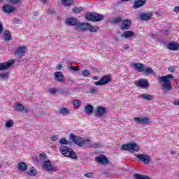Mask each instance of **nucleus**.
I'll list each match as a JSON object with an SVG mask.
<instances>
[{
	"label": "nucleus",
	"mask_w": 179,
	"mask_h": 179,
	"mask_svg": "<svg viewBox=\"0 0 179 179\" xmlns=\"http://www.w3.org/2000/svg\"><path fill=\"white\" fill-rule=\"evenodd\" d=\"M173 79H174L173 74H168L165 76L158 78L159 83H162V86L164 93H169L173 89V86L171 85V80Z\"/></svg>",
	"instance_id": "obj_1"
},
{
	"label": "nucleus",
	"mask_w": 179,
	"mask_h": 179,
	"mask_svg": "<svg viewBox=\"0 0 179 179\" xmlns=\"http://www.w3.org/2000/svg\"><path fill=\"white\" fill-rule=\"evenodd\" d=\"M59 150L60 153H62V155L66 157H71V159L78 158V156L76 155V153L73 152V150L69 148V147H67L66 145H61Z\"/></svg>",
	"instance_id": "obj_2"
},
{
	"label": "nucleus",
	"mask_w": 179,
	"mask_h": 179,
	"mask_svg": "<svg viewBox=\"0 0 179 179\" xmlns=\"http://www.w3.org/2000/svg\"><path fill=\"white\" fill-rule=\"evenodd\" d=\"M70 139L79 148H82L83 146H85L86 143L90 142V139H83L78 136L73 135V134H70Z\"/></svg>",
	"instance_id": "obj_3"
},
{
	"label": "nucleus",
	"mask_w": 179,
	"mask_h": 179,
	"mask_svg": "<svg viewBox=\"0 0 179 179\" xmlns=\"http://www.w3.org/2000/svg\"><path fill=\"white\" fill-rule=\"evenodd\" d=\"M85 18L87 20H92V22H100L104 19V16L101 14L87 13Z\"/></svg>",
	"instance_id": "obj_4"
},
{
	"label": "nucleus",
	"mask_w": 179,
	"mask_h": 179,
	"mask_svg": "<svg viewBox=\"0 0 179 179\" xmlns=\"http://www.w3.org/2000/svg\"><path fill=\"white\" fill-rule=\"evenodd\" d=\"M122 150H129L131 152H138L139 151V145H138L136 143H131L128 144H124L121 146Z\"/></svg>",
	"instance_id": "obj_5"
},
{
	"label": "nucleus",
	"mask_w": 179,
	"mask_h": 179,
	"mask_svg": "<svg viewBox=\"0 0 179 179\" xmlns=\"http://www.w3.org/2000/svg\"><path fill=\"white\" fill-rule=\"evenodd\" d=\"M134 85L137 87H141V89H148V87H149V81L142 78L135 81Z\"/></svg>",
	"instance_id": "obj_6"
},
{
	"label": "nucleus",
	"mask_w": 179,
	"mask_h": 179,
	"mask_svg": "<svg viewBox=\"0 0 179 179\" xmlns=\"http://www.w3.org/2000/svg\"><path fill=\"white\" fill-rule=\"evenodd\" d=\"M138 162H142L144 164H149L150 163V157L146 154L135 155Z\"/></svg>",
	"instance_id": "obj_7"
},
{
	"label": "nucleus",
	"mask_w": 179,
	"mask_h": 179,
	"mask_svg": "<svg viewBox=\"0 0 179 179\" xmlns=\"http://www.w3.org/2000/svg\"><path fill=\"white\" fill-rule=\"evenodd\" d=\"M134 120L136 124H138L139 125H148L150 124V119L149 117H134Z\"/></svg>",
	"instance_id": "obj_8"
},
{
	"label": "nucleus",
	"mask_w": 179,
	"mask_h": 179,
	"mask_svg": "<svg viewBox=\"0 0 179 179\" xmlns=\"http://www.w3.org/2000/svg\"><path fill=\"white\" fill-rule=\"evenodd\" d=\"M110 82H111V76H105L102 77L99 81H96L94 85H96V86H104V85H107V83H110Z\"/></svg>",
	"instance_id": "obj_9"
},
{
	"label": "nucleus",
	"mask_w": 179,
	"mask_h": 179,
	"mask_svg": "<svg viewBox=\"0 0 179 179\" xmlns=\"http://www.w3.org/2000/svg\"><path fill=\"white\" fill-rule=\"evenodd\" d=\"M94 113L96 117H104V115L107 114V108L103 106H97L95 108Z\"/></svg>",
	"instance_id": "obj_10"
},
{
	"label": "nucleus",
	"mask_w": 179,
	"mask_h": 179,
	"mask_svg": "<svg viewBox=\"0 0 179 179\" xmlns=\"http://www.w3.org/2000/svg\"><path fill=\"white\" fill-rule=\"evenodd\" d=\"M92 27V24L87 22H78V25L74 27L75 30H81L82 31H86Z\"/></svg>",
	"instance_id": "obj_11"
},
{
	"label": "nucleus",
	"mask_w": 179,
	"mask_h": 179,
	"mask_svg": "<svg viewBox=\"0 0 179 179\" xmlns=\"http://www.w3.org/2000/svg\"><path fill=\"white\" fill-rule=\"evenodd\" d=\"M26 54V47L25 46H20L14 52V55L17 58L21 59L24 57Z\"/></svg>",
	"instance_id": "obj_12"
},
{
	"label": "nucleus",
	"mask_w": 179,
	"mask_h": 179,
	"mask_svg": "<svg viewBox=\"0 0 179 179\" xmlns=\"http://www.w3.org/2000/svg\"><path fill=\"white\" fill-rule=\"evenodd\" d=\"M15 64V59H10L7 62L0 63V71H5L10 68Z\"/></svg>",
	"instance_id": "obj_13"
},
{
	"label": "nucleus",
	"mask_w": 179,
	"mask_h": 179,
	"mask_svg": "<svg viewBox=\"0 0 179 179\" xmlns=\"http://www.w3.org/2000/svg\"><path fill=\"white\" fill-rule=\"evenodd\" d=\"M43 169L45 171H55V169L52 166L50 160L43 161Z\"/></svg>",
	"instance_id": "obj_14"
},
{
	"label": "nucleus",
	"mask_w": 179,
	"mask_h": 179,
	"mask_svg": "<svg viewBox=\"0 0 179 179\" xmlns=\"http://www.w3.org/2000/svg\"><path fill=\"white\" fill-rule=\"evenodd\" d=\"M55 80L58 83H62V82H65V79H64V76L62 72L57 71L54 73Z\"/></svg>",
	"instance_id": "obj_15"
},
{
	"label": "nucleus",
	"mask_w": 179,
	"mask_h": 179,
	"mask_svg": "<svg viewBox=\"0 0 179 179\" xmlns=\"http://www.w3.org/2000/svg\"><path fill=\"white\" fill-rule=\"evenodd\" d=\"M2 10L5 13H12V12H15V10H16V8L6 3L3 6Z\"/></svg>",
	"instance_id": "obj_16"
},
{
	"label": "nucleus",
	"mask_w": 179,
	"mask_h": 179,
	"mask_svg": "<svg viewBox=\"0 0 179 179\" xmlns=\"http://www.w3.org/2000/svg\"><path fill=\"white\" fill-rule=\"evenodd\" d=\"M65 23L66 24V26H78V24H79V22H78V20H76V18H67L65 20Z\"/></svg>",
	"instance_id": "obj_17"
},
{
	"label": "nucleus",
	"mask_w": 179,
	"mask_h": 179,
	"mask_svg": "<svg viewBox=\"0 0 179 179\" xmlns=\"http://www.w3.org/2000/svg\"><path fill=\"white\" fill-rule=\"evenodd\" d=\"M132 24V21L129 19H127L122 21L121 30H128Z\"/></svg>",
	"instance_id": "obj_18"
},
{
	"label": "nucleus",
	"mask_w": 179,
	"mask_h": 179,
	"mask_svg": "<svg viewBox=\"0 0 179 179\" xmlns=\"http://www.w3.org/2000/svg\"><path fill=\"white\" fill-rule=\"evenodd\" d=\"M167 48L171 51H178L179 45L176 42H171L167 45Z\"/></svg>",
	"instance_id": "obj_19"
},
{
	"label": "nucleus",
	"mask_w": 179,
	"mask_h": 179,
	"mask_svg": "<svg viewBox=\"0 0 179 179\" xmlns=\"http://www.w3.org/2000/svg\"><path fill=\"white\" fill-rule=\"evenodd\" d=\"M97 163H100V164H108V159L106 156L96 157L95 159Z\"/></svg>",
	"instance_id": "obj_20"
},
{
	"label": "nucleus",
	"mask_w": 179,
	"mask_h": 179,
	"mask_svg": "<svg viewBox=\"0 0 179 179\" xmlns=\"http://www.w3.org/2000/svg\"><path fill=\"white\" fill-rule=\"evenodd\" d=\"M14 107L17 111H20V112L24 111V113H28L27 109L24 108V106H23V105L20 104V103H15V104L14 105Z\"/></svg>",
	"instance_id": "obj_21"
},
{
	"label": "nucleus",
	"mask_w": 179,
	"mask_h": 179,
	"mask_svg": "<svg viewBox=\"0 0 179 179\" xmlns=\"http://www.w3.org/2000/svg\"><path fill=\"white\" fill-rule=\"evenodd\" d=\"M146 3V0H137L133 5V8L134 9H138V8H141V6H143Z\"/></svg>",
	"instance_id": "obj_22"
},
{
	"label": "nucleus",
	"mask_w": 179,
	"mask_h": 179,
	"mask_svg": "<svg viewBox=\"0 0 179 179\" xmlns=\"http://www.w3.org/2000/svg\"><path fill=\"white\" fill-rule=\"evenodd\" d=\"M17 169L20 171H26L27 170V164L23 162H20L17 164Z\"/></svg>",
	"instance_id": "obj_23"
},
{
	"label": "nucleus",
	"mask_w": 179,
	"mask_h": 179,
	"mask_svg": "<svg viewBox=\"0 0 179 179\" xmlns=\"http://www.w3.org/2000/svg\"><path fill=\"white\" fill-rule=\"evenodd\" d=\"M133 66L138 72H143V70L145 69V65L141 63H136L133 65Z\"/></svg>",
	"instance_id": "obj_24"
},
{
	"label": "nucleus",
	"mask_w": 179,
	"mask_h": 179,
	"mask_svg": "<svg viewBox=\"0 0 179 179\" xmlns=\"http://www.w3.org/2000/svg\"><path fill=\"white\" fill-rule=\"evenodd\" d=\"M141 99H143V100H155V96L150 95L149 94H142L141 95Z\"/></svg>",
	"instance_id": "obj_25"
},
{
	"label": "nucleus",
	"mask_w": 179,
	"mask_h": 179,
	"mask_svg": "<svg viewBox=\"0 0 179 179\" xmlns=\"http://www.w3.org/2000/svg\"><path fill=\"white\" fill-rule=\"evenodd\" d=\"M27 174L31 177H36V176H37V169L34 167H31L27 171Z\"/></svg>",
	"instance_id": "obj_26"
},
{
	"label": "nucleus",
	"mask_w": 179,
	"mask_h": 179,
	"mask_svg": "<svg viewBox=\"0 0 179 179\" xmlns=\"http://www.w3.org/2000/svg\"><path fill=\"white\" fill-rule=\"evenodd\" d=\"M134 36H135V33L132 31H126L122 34V37H124V38H129V37H134Z\"/></svg>",
	"instance_id": "obj_27"
},
{
	"label": "nucleus",
	"mask_w": 179,
	"mask_h": 179,
	"mask_svg": "<svg viewBox=\"0 0 179 179\" xmlns=\"http://www.w3.org/2000/svg\"><path fill=\"white\" fill-rule=\"evenodd\" d=\"M152 17V13H143L140 15V19L141 20H149Z\"/></svg>",
	"instance_id": "obj_28"
},
{
	"label": "nucleus",
	"mask_w": 179,
	"mask_h": 179,
	"mask_svg": "<svg viewBox=\"0 0 179 179\" xmlns=\"http://www.w3.org/2000/svg\"><path fill=\"white\" fill-rule=\"evenodd\" d=\"M85 112L86 114H88V115H91V114H93V106L88 104L85 107Z\"/></svg>",
	"instance_id": "obj_29"
},
{
	"label": "nucleus",
	"mask_w": 179,
	"mask_h": 179,
	"mask_svg": "<svg viewBox=\"0 0 179 179\" xmlns=\"http://www.w3.org/2000/svg\"><path fill=\"white\" fill-rule=\"evenodd\" d=\"M69 109L66 108L62 107L59 108V114H62V115H66L67 114H69Z\"/></svg>",
	"instance_id": "obj_30"
},
{
	"label": "nucleus",
	"mask_w": 179,
	"mask_h": 179,
	"mask_svg": "<svg viewBox=\"0 0 179 179\" xmlns=\"http://www.w3.org/2000/svg\"><path fill=\"white\" fill-rule=\"evenodd\" d=\"M143 72L145 73V75H153L155 73V71L152 70L150 67H144Z\"/></svg>",
	"instance_id": "obj_31"
},
{
	"label": "nucleus",
	"mask_w": 179,
	"mask_h": 179,
	"mask_svg": "<svg viewBox=\"0 0 179 179\" xmlns=\"http://www.w3.org/2000/svg\"><path fill=\"white\" fill-rule=\"evenodd\" d=\"M5 37L4 40L5 41H10V38H12V34L9 31V30H6L4 31Z\"/></svg>",
	"instance_id": "obj_32"
},
{
	"label": "nucleus",
	"mask_w": 179,
	"mask_h": 179,
	"mask_svg": "<svg viewBox=\"0 0 179 179\" xmlns=\"http://www.w3.org/2000/svg\"><path fill=\"white\" fill-rule=\"evenodd\" d=\"M135 179H150L148 176L141 175L139 173H135L134 176Z\"/></svg>",
	"instance_id": "obj_33"
},
{
	"label": "nucleus",
	"mask_w": 179,
	"mask_h": 179,
	"mask_svg": "<svg viewBox=\"0 0 179 179\" xmlns=\"http://www.w3.org/2000/svg\"><path fill=\"white\" fill-rule=\"evenodd\" d=\"M62 3L65 6H71L73 3V0H62Z\"/></svg>",
	"instance_id": "obj_34"
},
{
	"label": "nucleus",
	"mask_w": 179,
	"mask_h": 179,
	"mask_svg": "<svg viewBox=\"0 0 179 179\" xmlns=\"http://www.w3.org/2000/svg\"><path fill=\"white\" fill-rule=\"evenodd\" d=\"M59 143L61 145H71V141H69L65 138H62L59 140Z\"/></svg>",
	"instance_id": "obj_35"
},
{
	"label": "nucleus",
	"mask_w": 179,
	"mask_h": 179,
	"mask_svg": "<svg viewBox=\"0 0 179 179\" xmlns=\"http://www.w3.org/2000/svg\"><path fill=\"white\" fill-rule=\"evenodd\" d=\"M73 13H80L83 11V7H74L72 8Z\"/></svg>",
	"instance_id": "obj_36"
},
{
	"label": "nucleus",
	"mask_w": 179,
	"mask_h": 179,
	"mask_svg": "<svg viewBox=\"0 0 179 179\" xmlns=\"http://www.w3.org/2000/svg\"><path fill=\"white\" fill-rule=\"evenodd\" d=\"M8 78H9V73H0L1 80H5V79H8Z\"/></svg>",
	"instance_id": "obj_37"
},
{
	"label": "nucleus",
	"mask_w": 179,
	"mask_h": 179,
	"mask_svg": "<svg viewBox=\"0 0 179 179\" xmlns=\"http://www.w3.org/2000/svg\"><path fill=\"white\" fill-rule=\"evenodd\" d=\"M13 120H8L6 121V124H5V127L6 128H12V127H13Z\"/></svg>",
	"instance_id": "obj_38"
},
{
	"label": "nucleus",
	"mask_w": 179,
	"mask_h": 179,
	"mask_svg": "<svg viewBox=\"0 0 179 179\" xmlns=\"http://www.w3.org/2000/svg\"><path fill=\"white\" fill-rule=\"evenodd\" d=\"M73 104L76 108H79L80 106V101L79 99H75L73 101Z\"/></svg>",
	"instance_id": "obj_39"
},
{
	"label": "nucleus",
	"mask_w": 179,
	"mask_h": 179,
	"mask_svg": "<svg viewBox=\"0 0 179 179\" xmlns=\"http://www.w3.org/2000/svg\"><path fill=\"white\" fill-rule=\"evenodd\" d=\"M103 145L101 143H94L90 145V148H93L94 149H99V148H101Z\"/></svg>",
	"instance_id": "obj_40"
},
{
	"label": "nucleus",
	"mask_w": 179,
	"mask_h": 179,
	"mask_svg": "<svg viewBox=\"0 0 179 179\" xmlns=\"http://www.w3.org/2000/svg\"><path fill=\"white\" fill-rule=\"evenodd\" d=\"M83 76H85L86 78H89L90 76V71L89 70H83L82 71Z\"/></svg>",
	"instance_id": "obj_41"
},
{
	"label": "nucleus",
	"mask_w": 179,
	"mask_h": 179,
	"mask_svg": "<svg viewBox=\"0 0 179 179\" xmlns=\"http://www.w3.org/2000/svg\"><path fill=\"white\" fill-rule=\"evenodd\" d=\"M122 21H123L122 18L116 17L113 20V23H114V24H117V23H121V22H122Z\"/></svg>",
	"instance_id": "obj_42"
},
{
	"label": "nucleus",
	"mask_w": 179,
	"mask_h": 179,
	"mask_svg": "<svg viewBox=\"0 0 179 179\" xmlns=\"http://www.w3.org/2000/svg\"><path fill=\"white\" fill-rule=\"evenodd\" d=\"M48 92L50 94H55V93H57V92H58V90H57L55 88H49Z\"/></svg>",
	"instance_id": "obj_43"
},
{
	"label": "nucleus",
	"mask_w": 179,
	"mask_h": 179,
	"mask_svg": "<svg viewBox=\"0 0 179 179\" xmlns=\"http://www.w3.org/2000/svg\"><path fill=\"white\" fill-rule=\"evenodd\" d=\"M98 90L97 88L92 87L90 89V92L91 94H94V93H97Z\"/></svg>",
	"instance_id": "obj_44"
},
{
	"label": "nucleus",
	"mask_w": 179,
	"mask_h": 179,
	"mask_svg": "<svg viewBox=\"0 0 179 179\" xmlns=\"http://www.w3.org/2000/svg\"><path fill=\"white\" fill-rule=\"evenodd\" d=\"M8 2L12 3L13 5H16L20 2V0H7Z\"/></svg>",
	"instance_id": "obj_45"
},
{
	"label": "nucleus",
	"mask_w": 179,
	"mask_h": 179,
	"mask_svg": "<svg viewBox=\"0 0 179 179\" xmlns=\"http://www.w3.org/2000/svg\"><path fill=\"white\" fill-rule=\"evenodd\" d=\"M40 159H42V160H45L47 159V154L43 152L41 154H39Z\"/></svg>",
	"instance_id": "obj_46"
},
{
	"label": "nucleus",
	"mask_w": 179,
	"mask_h": 179,
	"mask_svg": "<svg viewBox=\"0 0 179 179\" xmlns=\"http://www.w3.org/2000/svg\"><path fill=\"white\" fill-rule=\"evenodd\" d=\"M47 13L49 15H53V13H55V10L53 8H49L47 10Z\"/></svg>",
	"instance_id": "obj_47"
},
{
	"label": "nucleus",
	"mask_w": 179,
	"mask_h": 179,
	"mask_svg": "<svg viewBox=\"0 0 179 179\" xmlns=\"http://www.w3.org/2000/svg\"><path fill=\"white\" fill-rule=\"evenodd\" d=\"M68 68L71 71H79V66H69Z\"/></svg>",
	"instance_id": "obj_48"
},
{
	"label": "nucleus",
	"mask_w": 179,
	"mask_h": 179,
	"mask_svg": "<svg viewBox=\"0 0 179 179\" xmlns=\"http://www.w3.org/2000/svg\"><path fill=\"white\" fill-rule=\"evenodd\" d=\"M85 177H87V178H93V173L90 172L85 174Z\"/></svg>",
	"instance_id": "obj_49"
},
{
	"label": "nucleus",
	"mask_w": 179,
	"mask_h": 179,
	"mask_svg": "<svg viewBox=\"0 0 179 179\" xmlns=\"http://www.w3.org/2000/svg\"><path fill=\"white\" fill-rule=\"evenodd\" d=\"M88 30H90V31H92V33L97 31V29L94 28V27H92V25L90 29H88Z\"/></svg>",
	"instance_id": "obj_50"
},
{
	"label": "nucleus",
	"mask_w": 179,
	"mask_h": 179,
	"mask_svg": "<svg viewBox=\"0 0 179 179\" xmlns=\"http://www.w3.org/2000/svg\"><path fill=\"white\" fill-rule=\"evenodd\" d=\"M168 71L169 72H174V71H176V67L173 66H171L169 69H168Z\"/></svg>",
	"instance_id": "obj_51"
},
{
	"label": "nucleus",
	"mask_w": 179,
	"mask_h": 179,
	"mask_svg": "<svg viewBox=\"0 0 179 179\" xmlns=\"http://www.w3.org/2000/svg\"><path fill=\"white\" fill-rule=\"evenodd\" d=\"M51 139H52V141L55 142L56 141H58V136L57 135H55V136H52Z\"/></svg>",
	"instance_id": "obj_52"
},
{
	"label": "nucleus",
	"mask_w": 179,
	"mask_h": 179,
	"mask_svg": "<svg viewBox=\"0 0 179 179\" xmlns=\"http://www.w3.org/2000/svg\"><path fill=\"white\" fill-rule=\"evenodd\" d=\"M56 69H57V71H61V69H62V64H58Z\"/></svg>",
	"instance_id": "obj_53"
},
{
	"label": "nucleus",
	"mask_w": 179,
	"mask_h": 179,
	"mask_svg": "<svg viewBox=\"0 0 179 179\" xmlns=\"http://www.w3.org/2000/svg\"><path fill=\"white\" fill-rule=\"evenodd\" d=\"M174 106H179V99H177L173 101Z\"/></svg>",
	"instance_id": "obj_54"
},
{
	"label": "nucleus",
	"mask_w": 179,
	"mask_h": 179,
	"mask_svg": "<svg viewBox=\"0 0 179 179\" xmlns=\"http://www.w3.org/2000/svg\"><path fill=\"white\" fill-rule=\"evenodd\" d=\"M3 31V26H2V24H0V34Z\"/></svg>",
	"instance_id": "obj_55"
},
{
	"label": "nucleus",
	"mask_w": 179,
	"mask_h": 179,
	"mask_svg": "<svg viewBox=\"0 0 179 179\" xmlns=\"http://www.w3.org/2000/svg\"><path fill=\"white\" fill-rule=\"evenodd\" d=\"M174 12H179V7L178 6H176L175 7V8L173 9Z\"/></svg>",
	"instance_id": "obj_56"
},
{
	"label": "nucleus",
	"mask_w": 179,
	"mask_h": 179,
	"mask_svg": "<svg viewBox=\"0 0 179 179\" xmlns=\"http://www.w3.org/2000/svg\"><path fill=\"white\" fill-rule=\"evenodd\" d=\"M93 79H94V80H97L99 79V76H94L93 77Z\"/></svg>",
	"instance_id": "obj_57"
},
{
	"label": "nucleus",
	"mask_w": 179,
	"mask_h": 179,
	"mask_svg": "<svg viewBox=\"0 0 179 179\" xmlns=\"http://www.w3.org/2000/svg\"><path fill=\"white\" fill-rule=\"evenodd\" d=\"M165 34H166V36H169V34H170V31H165Z\"/></svg>",
	"instance_id": "obj_58"
},
{
	"label": "nucleus",
	"mask_w": 179,
	"mask_h": 179,
	"mask_svg": "<svg viewBox=\"0 0 179 179\" xmlns=\"http://www.w3.org/2000/svg\"><path fill=\"white\" fill-rule=\"evenodd\" d=\"M114 40H115V41H119L120 38H118V37H115V38H114Z\"/></svg>",
	"instance_id": "obj_59"
},
{
	"label": "nucleus",
	"mask_w": 179,
	"mask_h": 179,
	"mask_svg": "<svg viewBox=\"0 0 179 179\" xmlns=\"http://www.w3.org/2000/svg\"><path fill=\"white\" fill-rule=\"evenodd\" d=\"M129 48V47L128 46V45H125L124 50H128Z\"/></svg>",
	"instance_id": "obj_60"
},
{
	"label": "nucleus",
	"mask_w": 179,
	"mask_h": 179,
	"mask_svg": "<svg viewBox=\"0 0 179 179\" xmlns=\"http://www.w3.org/2000/svg\"><path fill=\"white\" fill-rule=\"evenodd\" d=\"M171 155H176V151H171Z\"/></svg>",
	"instance_id": "obj_61"
},
{
	"label": "nucleus",
	"mask_w": 179,
	"mask_h": 179,
	"mask_svg": "<svg viewBox=\"0 0 179 179\" xmlns=\"http://www.w3.org/2000/svg\"><path fill=\"white\" fill-rule=\"evenodd\" d=\"M47 1L46 0H43V2H44V3H45Z\"/></svg>",
	"instance_id": "obj_62"
},
{
	"label": "nucleus",
	"mask_w": 179,
	"mask_h": 179,
	"mask_svg": "<svg viewBox=\"0 0 179 179\" xmlns=\"http://www.w3.org/2000/svg\"><path fill=\"white\" fill-rule=\"evenodd\" d=\"M3 0H0V3H1V2H3Z\"/></svg>",
	"instance_id": "obj_63"
},
{
	"label": "nucleus",
	"mask_w": 179,
	"mask_h": 179,
	"mask_svg": "<svg viewBox=\"0 0 179 179\" xmlns=\"http://www.w3.org/2000/svg\"><path fill=\"white\" fill-rule=\"evenodd\" d=\"M0 168H1V165H0Z\"/></svg>",
	"instance_id": "obj_64"
}]
</instances>
